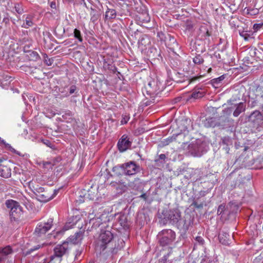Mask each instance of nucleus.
<instances>
[{
    "mask_svg": "<svg viewBox=\"0 0 263 263\" xmlns=\"http://www.w3.org/2000/svg\"><path fill=\"white\" fill-rule=\"evenodd\" d=\"M158 218L160 224L163 226L167 223L177 225L181 219V213L178 209H165L161 213H158Z\"/></svg>",
    "mask_w": 263,
    "mask_h": 263,
    "instance_id": "f257e3e1",
    "label": "nucleus"
},
{
    "mask_svg": "<svg viewBox=\"0 0 263 263\" xmlns=\"http://www.w3.org/2000/svg\"><path fill=\"white\" fill-rule=\"evenodd\" d=\"M114 238L112 232L109 230L105 231L101 233L97 240L96 249L101 253L110 246Z\"/></svg>",
    "mask_w": 263,
    "mask_h": 263,
    "instance_id": "f03ea898",
    "label": "nucleus"
},
{
    "mask_svg": "<svg viewBox=\"0 0 263 263\" xmlns=\"http://www.w3.org/2000/svg\"><path fill=\"white\" fill-rule=\"evenodd\" d=\"M5 205L10 210L9 215L11 220H17L22 214V208L20 203L14 200L8 199L6 201Z\"/></svg>",
    "mask_w": 263,
    "mask_h": 263,
    "instance_id": "7ed1b4c3",
    "label": "nucleus"
},
{
    "mask_svg": "<svg viewBox=\"0 0 263 263\" xmlns=\"http://www.w3.org/2000/svg\"><path fill=\"white\" fill-rule=\"evenodd\" d=\"M53 219L50 218L47 221L41 222L37 224L34 231L35 235L41 237L49 231L53 226Z\"/></svg>",
    "mask_w": 263,
    "mask_h": 263,
    "instance_id": "20e7f679",
    "label": "nucleus"
},
{
    "mask_svg": "<svg viewBox=\"0 0 263 263\" xmlns=\"http://www.w3.org/2000/svg\"><path fill=\"white\" fill-rule=\"evenodd\" d=\"M159 235H162L159 240V243L162 246L171 244L176 238L175 232L171 229L163 230L159 233Z\"/></svg>",
    "mask_w": 263,
    "mask_h": 263,
    "instance_id": "39448f33",
    "label": "nucleus"
},
{
    "mask_svg": "<svg viewBox=\"0 0 263 263\" xmlns=\"http://www.w3.org/2000/svg\"><path fill=\"white\" fill-rule=\"evenodd\" d=\"M123 173L125 175H134L140 171L139 165H137L134 162L130 161L120 166Z\"/></svg>",
    "mask_w": 263,
    "mask_h": 263,
    "instance_id": "423d86ee",
    "label": "nucleus"
},
{
    "mask_svg": "<svg viewBox=\"0 0 263 263\" xmlns=\"http://www.w3.org/2000/svg\"><path fill=\"white\" fill-rule=\"evenodd\" d=\"M70 249L68 245V242H63L62 244L57 245L54 248V254L50 257L51 260H53L55 257L61 258L66 254Z\"/></svg>",
    "mask_w": 263,
    "mask_h": 263,
    "instance_id": "0eeeda50",
    "label": "nucleus"
},
{
    "mask_svg": "<svg viewBox=\"0 0 263 263\" xmlns=\"http://www.w3.org/2000/svg\"><path fill=\"white\" fill-rule=\"evenodd\" d=\"M204 144L196 142L189 145V150L191 154L194 157H200L204 153Z\"/></svg>",
    "mask_w": 263,
    "mask_h": 263,
    "instance_id": "6e6552de",
    "label": "nucleus"
},
{
    "mask_svg": "<svg viewBox=\"0 0 263 263\" xmlns=\"http://www.w3.org/2000/svg\"><path fill=\"white\" fill-rule=\"evenodd\" d=\"M145 89L146 94L152 98L155 97L161 91L157 83L153 80L149 82Z\"/></svg>",
    "mask_w": 263,
    "mask_h": 263,
    "instance_id": "1a4fd4ad",
    "label": "nucleus"
},
{
    "mask_svg": "<svg viewBox=\"0 0 263 263\" xmlns=\"http://www.w3.org/2000/svg\"><path fill=\"white\" fill-rule=\"evenodd\" d=\"M248 121L253 123L254 127L258 126L263 122V115L259 110H255L248 117Z\"/></svg>",
    "mask_w": 263,
    "mask_h": 263,
    "instance_id": "9d476101",
    "label": "nucleus"
},
{
    "mask_svg": "<svg viewBox=\"0 0 263 263\" xmlns=\"http://www.w3.org/2000/svg\"><path fill=\"white\" fill-rule=\"evenodd\" d=\"M132 143V142L129 140L128 136L123 135L118 141V148L121 153L125 152L131 146Z\"/></svg>",
    "mask_w": 263,
    "mask_h": 263,
    "instance_id": "9b49d317",
    "label": "nucleus"
},
{
    "mask_svg": "<svg viewBox=\"0 0 263 263\" xmlns=\"http://www.w3.org/2000/svg\"><path fill=\"white\" fill-rule=\"evenodd\" d=\"M78 92L77 87L74 85L66 86L59 89V96L60 98H63L69 96L74 93Z\"/></svg>",
    "mask_w": 263,
    "mask_h": 263,
    "instance_id": "f8f14e48",
    "label": "nucleus"
},
{
    "mask_svg": "<svg viewBox=\"0 0 263 263\" xmlns=\"http://www.w3.org/2000/svg\"><path fill=\"white\" fill-rule=\"evenodd\" d=\"M211 33L209 31L208 25L203 24L200 26L197 31V37L200 40H209Z\"/></svg>",
    "mask_w": 263,
    "mask_h": 263,
    "instance_id": "ddd939ff",
    "label": "nucleus"
},
{
    "mask_svg": "<svg viewBox=\"0 0 263 263\" xmlns=\"http://www.w3.org/2000/svg\"><path fill=\"white\" fill-rule=\"evenodd\" d=\"M139 47H140L142 50H146L147 48H149L151 45V42L150 38L146 35H143L138 42Z\"/></svg>",
    "mask_w": 263,
    "mask_h": 263,
    "instance_id": "4468645a",
    "label": "nucleus"
},
{
    "mask_svg": "<svg viewBox=\"0 0 263 263\" xmlns=\"http://www.w3.org/2000/svg\"><path fill=\"white\" fill-rule=\"evenodd\" d=\"M12 253L13 250L10 246L0 248V262L6 259L7 257Z\"/></svg>",
    "mask_w": 263,
    "mask_h": 263,
    "instance_id": "2eb2a0df",
    "label": "nucleus"
},
{
    "mask_svg": "<svg viewBox=\"0 0 263 263\" xmlns=\"http://www.w3.org/2000/svg\"><path fill=\"white\" fill-rule=\"evenodd\" d=\"M219 242L226 246H228L230 244V235L223 231H222L219 234L218 236Z\"/></svg>",
    "mask_w": 263,
    "mask_h": 263,
    "instance_id": "dca6fc26",
    "label": "nucleus"
},
{
    "mask_svg": "<svg viewBox=\"0 0 263 263\" xmlns=\"http://www.w3.org/2000/svg\"><path fill=\"white\" fill-rule=\"evenodd\" d=\"M137 21L139 23H147L150 21L151 18L146 11L139 13L136 15Z\"/></svg>",
    "mask_w": 263,
    "mask_h": 263,
    "instance_id": "f3484780",
    "label": "nucleus"
},
{
    "mask_svg": "<svg viewBox=\"0 0 263 263\" xmlns=\"http://www.w3.org/2000/svg\"><path fill=\"white\" fill-rule=\"evenodd\" d=\"M205 93V90L202 88V86H196L192 93L191 97L194 99L202 98Z\"/></svg>",
    "mask_w": 263,
    "mask_h": 263,
    "instance_id": "a211bd4d",
    "label": "nucleus"
},
{
    "mask_svg": "<svg viewBox=\"0 0 263 263\" xmlns=\"http://www.w3.org/2000/svg\"><path fill=\"white\" fill-rule=\"evenodd\" d=\"M11 176V170L7 165L0 164V176L8 178Z\"/></svg>",
    "mask_w": 263,
    "mask_h": 263,
    "instance_id": "6ab92c4d",
    "label": "nucleus"
},
{
    "mask_svg": "<svg viewBox=\"0 0 263 263\" xmlns=\"http://www.w3.org/2000/svg\"><path fill=\"white\" fill-rule=\"evenodd\" d=\"M235 106L236 108L233 113V115L235 117H237L239 115L246 110V104L243 102H240L236 104Z\"/></svg>",
    "mask_w": 263,
    "mask_h": 263,
    "instance_id": "aec40b11",
    "label": "nucleus"
},
{
    "mask_svg": "<svg viewBox=\"0 0 263 263\" xmlns=\"http://www.w3.org/2000/svg\"><path fill=\"white\" fill-rule=\"evenodd\" d=\"M38 200L41 202H46L53 198V196H51V194L47 191H45L44 193L38 195L36 197Z\"/></svg>",
    "mask_w": 263,
    "mask_h": 263,
    "instance_id": "412c9836",
    "label": "nucleus"
},
{
    "mask_svg": "<svg viewBox=\"0 0 263 263\" xmlns=\"http://www.w3.org/2000/svg\"><path fill=\"white\" fill-rule=\"evenodd\" d=\"M34 17L31 14H27L25 17V20L24 21V23L22 25V27L24 28H28L30 27H32L34 25L33 22Z\"/></svg>",
    "mask_w": 263,
    "mask_h": 263,
    "instance_id": "4be33fe9",
    "label": "nucleus"
},
{
    "mask_svg": "<svg viewBox=\"0 0 263 263\" xmlns=\"http://www.w3.org/2000/svg\"><path fill=\"white\" fill-rule=\"evenodd\" d=\"M128 189V186L124 183L119 182L116 183V195L121 194L125 192Z\"/></svg>",
    "mask_w": 263,
    "mask_h": 263,
    "instance_id": "5701e85b",
    "label": "nucleus"
},
{
    "mask_svg": "<svg viewBox=\"0 0 263 263\" xmlns=\"http://www.w3.org/2000/svg\"><path fill=\"white\" fill-rule=\"evenodd\" d=\"M225 77L224 75H222L218 78L213 79L210 81V84L215 88H218L219 86V84L224 79Z\"/></svg>",
    "mask_w": 263,
    "mask_h": 263,
    "instance_id": "b1692460",
    "label": "nucleus"
},
{
    "mask_svg": "<svg viewBox=\"0 0 263 263\" xmlns=\"http://www.w3.org/2000/svg\"><path fill=\"white\" fill-rule=\"evenodd\" d=\"M115 18V10L113 9H108L105 13V19L108 21V22H112V20Z\"/></svg>",
    "mask_w": 263,
    "mask_h": 263,
    "instance_id": "393cba45",
    "label": "nucleus"
},
{
    "mask_svg": "<svg viewBox=\"0 0 263 263\" xmlns=\"http://www.w3.org/2000/svg\"><path fill=\"white\" fill-rule=\"evenodd\" d=\"M186 77L183 73L176 72L174 76V80L177 83H182L185 81Z\"/></svg>",
    "mask_w": 263,
    "mask_h": 263,
    "instance_id": "a878e982",
    "label": "nucleus"
},
{
    "mask_svg": "<svg viewBox=\"0 0 263 263\" xmlns=\"http://www.w3.org/2000/svg\"><path fill=\"white\" fill-rule=\"evenodd\" d=\"M0 143L3 144L5 145V147L8 149L9 151H11V152L16 154L18 155H20V153L16 151L14 148H13L9 144L7 143L3 139H2L0 137Z\"/></svg>",
    "mask_w": 263,
    "mask_h": 263,
    "instance_id": "bb28decb",
    "label": "nucleus"
},
{
    "mask_svg": "<svg viewBox=\"0 0 263 263\" xmlns=\"http://www.w3.org/2000/svg\"><path fill=\"white\" fill-rule=\"evenodd\" d=\"M90 223H91L92 227L97 228L99 227L102 224V219L100 217L91 219L89 221Z\"/></svg>",
    "mask_w": 263,
    "mask_h": 263,
    "instance_id": "cd10ccee",
    "label": "nucleus"
},
{
    "mask_svg": "<svg viewBox=\"0 0 263 263\" xmlns=\"http://www.w3.org/2000/svg\"><path fill=\"white\" fill-rule=\"evenodd\" d=\"M238 32L239 35L244 39L245 40L248 41L250 36V31L245 30L244 28L242 29H239Z\"/></svg>",
    "mask_w": 263,
    "mask_h": 263,
    "instance_id": "c85d7f7f",
    "label": "nucleus"
},
{
    "mask_svg": "<svg viewBox=\"0 0 263 263\" xmlns=\"http://www.w3.org/2000/svg\"><path fill=\"white\" fill-rule=\"evenodd\" d=\"M91 18L90 20L95 23L96 21H97L99 17V14L97 12L96 10L95 9V8H93V7H91Z\"/></svg>",
    "mask_w": 263,
    "mask_h": 263,
    "instance_id": "c756f323",
    "label": "nucleus"
},
{
    "mask_svg": "<svg viewBox=\"0 0 263 263\" xmlns=\"http://www.w3.org/2000/svg\"><path fill=\"white\" fill-rule=\"evenodd\" d=\"M193 61L195 64L201 65L204 62V59L200 54H197L193 58Z\"/></svg>",
    "mask_w": 263,
    "mask_h": 263,
    "instance_id": "7c9ffc66",
    "label": "nucleus"
},
{
    "mask_svg": "<svg viewBox=\"0 0 263 263\" xmlns=\"http://www.w3.org/2000/svg\"><path fill=\"white\" fill-rule=\"evenodd\" d=\"M193 48L197 52H203L205 50L204 47L201 46L200 44L197 43V42L194 43Z\"/></svg>",
    "mask_w": 263,
    "mask_h": 263,
    "instance_id": "2f4dec72",
    "label": "nucleus"
},
{
    "mask_svg": "<svg viewBox=\"0 0 263 263\" xmlns=\"http://www.w3.org/2000/svg\"><path fill=\"white\" fill-rule=\"evenodd\" d=\"M29 53V54L28 55V56L30 60L36 61L40 58V55L35 51H30Z\"/></svg>",
    "mask_w": 263,
    "mask_h": 263,
    "instance_id": "473e14b6",
    "label": "nucleus"
},
{
    "mask_svg": "<svg viewBox=\"0 0 263 263\" xmlns=\"http://www.w3.org/2000/svg\"><path fill=\"white\" fill-rule=\"evenodd\" d=\"M74 36L75 39H78L80 42H83V37L81 35V31L77 29H75L73 31Z\"/></svg>",
    "mask_w": 263,
    "mask_h": 263,
    "instance_id": "72a5a7b5",
    "label": "nucleus"
},
{
    "mask_svg": "<svg viewBox=\"0 0 263 263\" xmlns=\"http://www.w3.org/2000/svg\"><path fill=\"white\" fill-rule=\"evenodd\" d=\"M65 242H68V245L69 246V243H72V244H77L79 243V241L77 240V238H76V236L74 235H71L70 237H69Z\"/></svg>",
    "mask_w": 263,
    "mask_h": 263,
    "instance_id": "f704fd0d",
    "label": "nucleus"
},
{
    "mask_svg": "<svg viewBox=\"0 0 263 263\" xmlns=\"http://www.w3.org/2000/svg\"><path fill=\"white\" fill-rule=\"evenodd\" d=\"M168 37L170 42V43H167L168 46H173L172 48H174L175 46H178L176 40L174 37V36L168 35Z\"/></svg>",
    "mask_w": 263,
    "mask_h": 263,
    "instance_id": "c9c22d12",
    "label": "nucleus"
},
{
    "mask_svg": "<svg viewBox=\"0 0 263 263\" xmlns=\"http://www.w3.org/2000/svg\"><path fill=\"white\" fill-rule=\"evenodd\" d=\"M88 1L93 6V8L100 9V7H101V4L99 0H88Z\"/></svg>",
    "mask_w": 263,
    "mask_h": 263,
    "instance_id": "e433bc0d",
    "label": "nucleus"
},
{
    "mask_svg": "<svg viewBox=\"0 0 263 263\" xmlns=\"http://www.w3.org/2000/svg\"><path fill=\"white\" fill-rule=\"evenodd\" d=\"M45 189L43 187L41 186H36L34 187L33 192L36 195V197L38 196V195H40L41 193H43L45 191Z\"/></svg>",
    "mask_w": 263,
    "mask_h": 263,
    "instance_id": "4c0bfd02",
    "label": "nucleus"
},
{
    "mask_svg": "<svg viewBox=\"0 0 263 263\" xmlns=\"http://www.w3.org/2000/svg\"><path fill=\"white\" fill-rule=\"evenodd\" d=\"M14 9L15 11L19 14H22L24 12L22 6L20 4H15L14 6Z\"/></svg>",
    "mask_w": 263,
    "mask_h": 263,
    "instance_id": "58836bf2",
    "label": "nucleus"
},
{
    "mask_svg": "<svg viewBox=\"0 0 263 263\" xmlns=\"http://www.w3.org/2000/svg\"><path fill=\"white\" fill-rule=\"evenodd\" d=\"M81 219L80 215H76L72 216L69 219V223H72V226L75 225L78 221Z\"/></svg>",
    "mask_w": 263,
    "mask_h": 263,
    "instance_id": "ea45409f",
    "label": "nucleus"
},
{
    "mask_svg": "<svg viewBox=\"0 0 263 263\" xmlns=\"http://www.w3.org/2000/svg\"><path fill=\"white\" fill-rule=\"evenodd\" d=\"M166 159V156L165 154H162L159 155L158 158L155 160V162L156 163H158L159 162L163 164L165 162V159Z\"/></svg>",
    "mask_w": 263,
    "mask_h": 263,
    "instance_id": "a19ab883",
    "label": "nucleus"
},
{
    "mask_svg": "<svg viewBox=\"0 0 263 263\" xmlns=\"http://www.w3.org/2000/svg\"><path fill=\"white\" fill-rule=\"evenodd\" d=\"M226 210V205L224 204H220L217 209V214L218 215L222 216L224 214V211Z\"/></svg>",
    "mask_w": 263,
    "mask_h": 263,
    "instance_id": "79ce46f5",
    "label": "nucleus"
},
{
    "mask_svg": "<svg viewBox=\"0 0 263 263\" xmlns=\"http://www.w3.org/2000/svg\"><path fill=\"white\" fill-rule=\"evenodd\" d=\"M61 161H62L61 157L60 156H58V157L54 158L50 161L52 164V165L53 166L58 165L61 162Z\"/></svg>",
    "mask_w": 263,
    "mask_h": 263,
    "instance_id": "37998d69",
    "label": "nucleus"
},
{
    "mask_svg": "<svg viewBox=\"0 0 263 263\" xmlns=\"http://www.w3.org/2000/svg\"><path fill=\"white\" fill-rule=\"evenodd\" d=\"M175 138L173 137H168L165 139H164L162 141L161 143L162 146H166L168 145L170 143H171Z\"/></svg>",
    "mask_w": 263,
    "mask_h": 263,
    "instance_id": "c03bdc74",
    "label": "nucleus"
},
{
    "mask_svg": "<svg viewBox=\"0 0 263 263\" xmlns=\"http://www.w3.org/2000/svg\"><path fill=\"white\" fill-rule=\"evenodd\" d=\"M41 141L48 147L54 149V145L48 140L41 139Z\"/></svg>",
    "mask_w": 263,
    "mask_h": 263,
    "instance_id": "a18cd8bd",
    "label": "nucleus"
},
{
    "mask_svg": "<svg viewBox=\"0 0 263 263\" xmlns=\"http://www.w3.org/2000/svg\"><path fill=\"white\" fill-rule=\"evenodd\" d=\"M256 96L259 97L263 99V86L260 87H258L256 89Z\"/></svg>",
    "mask_w": 263,
    "mask_h": 263,
    "instance_id": "49530a36",
    "label": "nucleus"
},
{
    "mask_svg": "<svg viewBox=\"0 0 263 263\" xmlns=\"http://www.w3.org/2000/svg\"><path fill=\"white\" fill-rule=\"evenodd\" d=\"M129 119V117L128 115H123L122 116V119L121 120V124L124 125L127 123Z\"/></svg>",
    "mask_w": 263,
    "mask_h": 263,
    "instance_id": "de8ad7c7",
    "label": "nucleus"
},
{
    "mask_svg": "<svg viewBox=\"0 0 263 263\" xmlns=\"http://www.w3.org/2000/svg\"><path fill=\"white\" fill-rule=\"evenodd\" d=\"M116 72H118V73H116V75L118 76V79L116 77V84H120L121 83H123V82L122 81L123 79V76L120 74V73L116 70Z\"/></svg>",
    "mask_w": 263,
    "mask_h": 263,
    "instance_id": "09e8293b",
    "label": "nucleus"
},
{
    "mask_svg": "<svg viewBox=\"0 0 263 263\" xmlns=\"http://www.w3.org/2000/svg\"><path fill=\"white\" fill-rule=\"evenodd\" d=\"M248 13L251 15H255L259 13V10L257 8L255 9H248L247 10Z\"/></svg>",
    "mask_w": 263,
    "mask_h": 263,
    "instance_id": "8fccbe9b",
    "label": "nucleus"
},
{
    "mask_svg": "<svg viewBox=\"0 0 263 263\" xmlns=\"http://www.w3.org/2000/svg\"><path fill=\"white\" fill-rule=\"evenodd\" d=\"M263 26V23H256L253 25V28L254 30V31L256 32L258 30H259Z\"/></svg>",
    "mask_w": 263,
    "mask_h": 263,
    "instance_id": "3c124183",
    "label": "nucleus"
},
{
    "mask_svg": "<svg viewBox=\"0 0 263 263\" xmlns=\"http://www.w3.org/2000/svg\"><path fill=\"white\" fill-rule=\"evenodd\" d=\"M258 104V101L256 100L252 99L250 100L248 103V106L249 107H251V108H254Z\"/></svg>",
    "mask_w": 263,
    "mask_h": 263,
    "instance_id": "603ef678",
    "label": "nucleus"
},
{
    "mask_svg": "<svg viewBox=\"0 0 263 263\" xmlns=\"http://www.w3.org/2000/svg\"><path fill=\"white\" fill-rule=\"evenodd\" d=\"M53 59L48 58L47 56L45 58L44 62L48 66H51L53 63Z\"/></svg>",
    "mask_w": 263,
    "mask_h": 263,
    "instance_id": "864d4df0",
    "label": "nucleus"
},
{
    "mask_svg": "<svg viewBox=\"0 0 263 263\" xmlns=\"http://www.w3.org/2000/svg\"><path fill=\"white\" fill-rule=\"evenodd\" d=\"M195 208L197 209H200L202 208L203 206V202H200L199 203H198V202L196 200L194 201L192 204Z\"/></svg>",
    "mask_w": 263,
    "mask_h": 263,
    "instance_id": "5fc2aeb1",
    "label": "nucleus"
},
{
    "mask_svg": "<svg viewBox=\"0 0 263 263\" xmlns=\"http://www.w3.org/2000/svg\"><path fill=\"white\" fill-rule=\"evenodd\" d=\"M82 249H78L76 251L75 253V260H78L79 257L81 255L82 253Z\"/></svg>",
    "mask_w": 263,
    "mask_h": 263,
    "instance_id": "6e6d98bb",
    "label": "nucleus"
},
{
    "mask_svg": "<svg viewBox=\"0 0 263 263\" xmlns=\"http://www.w3.org/2000/svg\"><path fill=\"white\" fill-rule=\"evenodd\" d=\"M195 240L198 243L199 245H202L204 242L203 238L201 236H197L195 238Z\"/></svg>",
    "mask_w": 263,
    "mask_h": 263,
    "instance_id": "4d7b16f0",
    "label": "nucleus"
},
{
    "mask_svg": "<svg viewBox=\"0 0 263 263\" xmlns=\"http://www.w3.org/2000/svg\"><path fill=\"white\" fill-rule=\"evenodd\" d=\"M43 165L45 168L49 169H52L53 166L50 161L44 163Z\"/></svg>",
    "mask_w": 263,
    "mask_h": 263,
    "instance_id": "13d9d810",
    "label": "nucleus"
},
{
    "mask_svg": "<svg viewBox=\"0 0 263 263\" xmlns=\"http://www.w3.org/2000/svg\"><path fill=\"white\" fill-rule=\"evenodd\" d=\"M73 235L76 236L79 242H80L82 239V233L81 232L76 233Z\"/></svg>",
    "mask_w": 263,
    "mask_h": 263,
    "instance_id": "bf43d9fd",
    "label": "nucleus"
},
{
    "mask_svg": "<svg viewBox=\"0 0 263 263\" xmlns=\"http://www.w3.org/2000/svg\"><path fill=\"white\" fill-rule=\"evenodd\" d=\"M118 242L119 243V246L116 248L118 249H121L124 246L125 242L123 239H118Z\"/></svg>",
    "mask_w": 263,
    "mask_h": 263,
    "instance_id": "052dcab7",
    "label": "nucleus"
},
{
    "mask_svg": "<svg viewBox=\"0 0 263 263\" xmlns=\"http://www.w3.org/2000/svg\"><path fill=\"white\" fill-rule=\"evenodd\" d=\"M127 0H116V2H118V5L121 7H124V6L126 7L127 5L125 3V2Z\"/></svg>",
    "mask_w": 263,
    "mask_h": 263,
    "instance_id": "680f3d73",
    "label": "nucleus"
},
{
    "mask_svg": "<svg viewBox=\"0 0 263 263\" xmlns=\"http://www.w3.org/2000/svg\"><path fill=\"white\" fill-rule=\"evenodd\" d=\"M149 51L151 53H153L152 57H156L157 54V50L156 48H149Z\"/></svg>",
    "mask_w": 263,
    "mask_h": 263,
    "instance_id": "e2e57ef3",
    "label": "nucleus"
},
{
    "mask_svg": "<svg viewBox=\"0 0 263 263\" xmlns=\"http://www.w3.org/2000/svg\"><path fill=\"white\" fill-rule=\"evenodd\" d=\"M44 244H42V246H41V245H37V246H36L33 247V248H31V249L29 250V253H31V252H33V251H35V250H37V249H40L41 247H43V246H44Z\"/></svg>",
    "mask_w": 263,
    "mask_h": 263,
    "instance_id": "0e129e2a",
    "label": "nucleus"
},
{
    "mask_svg": "<svg viewBox=\"0 0 263 263\" xmlns=\"http://www.w3.org/2000/svg\"><path fill=\"white\" fill-rule=\"evenodd\" d=\"M230 25H231L232 28H236L238 27L239 26L238 25H236V23L235 21H230Z\"/></svg>",
    "mask_w": 263,
    "mask_h": 263,
    "instance_id": "69168bd1",
    "label": "nucleus"
},
{
    "mask_svg": "<svg viewBox=\"0 0 263 263\" xmlns=\"http://www.w3.org/2000/svg\"><path fill=\"white\" fill-rule=\"evenodd\" d=\"M201 78V77H193L190 80V83H193L197 80L199 79V78Z\"/></svg>",
    "mask_w": 263,
    "mask_h": 263,
    "instance_id": "338daca9",
    "label": "nucleus"
},
{
    "mask_svg": "<svg viewBox=\"0 0 263 263\" xmlns=\"http://www.w3.org/2000/svg\"><path fill=\"white\" fill-rule=\"evenodd\" d=\"M254 55L258 59H261V58L260 56H259L258 55V53H260V51L258 50H257V49H255V50L254 51Z\"/></svg>",
    "mask_w": 263,
    "mask_h": 263,
    "instance_id": "774afa93",
    "label": "nucleus"
}]
</instances>
